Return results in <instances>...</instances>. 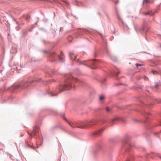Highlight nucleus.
I'll use <instances>...</instances> for the list:
<instances>
[{
  "mask_svg": "<svg viewBox=\"0 0 161 161\" xmlns=\"http://www.w3.org/2000/svg\"><path fill=\"white\" fill-rule=\"evenodd\" d=\"M64 84L63 85H60L58 88L59 91L60 92L73 88L74 86V83L78 80L77 79L73 77L71 75H67Z\"/></svg>",
  "mask_w": 161,
  "mask_h": 161,
  "instance_id": "nucleus-1",
  "label": "nucleus"
},
{
  "mask_svg": "<svg viewBox=\"0 0 161 161\" xmlns=\"http://www.w3.org/2000/svg\"><path fill=\"white\" fill-rule=\"evenodd\" d=\"M97 123V119H93L82 121L79 126L82 129H88L96 125Z\"/></svg>",
  "mask_w": 161,
  "mask_h": 161,
  "instance_id": "nucleus-2",
  "label": "nucleus"
},
{
  "mask_svg": "<svg viewBox=\"0 0 161 161\" xmlns=\"http://www.w3.org/2000/svg\"><path fill=\"white\" fill-rule=\"evenodd\" d=\"M76 61L78 63L80 64H83L85 66H89L92 65H93L95 64L94 60L81 61L79 59H77Z\"/></svg>",
  "mask_w": 161,
  "mask_h": 161,
  "instance_id": "nucleus-3",
  "label": "nucleus"
},
{
  "mask_svg": "<svg viewBox=\"0 0 161 161\" xmlns=\"http://www.w3.org/2000/svg\"><path fill=\"white\" fill-rule=\"evenodd\" d=\"M31 83L29 81L22 82L20 83L19 84L16 85V88H21V89L25 88L29 86Z\"/></svg>",
  "mask_w": 161,
  "mask_h": 161,
  "instance_id": "nucleus-4",
  "label": "nucleus"
},
{
  "mask_svg": "<svg viewBox=\"0 0 161 161\" xmlns=\"http://www.w3.org/2000/svg\"><path fill=\"white\" fill-rule=\"evenodd\" d=\"M64 119L71 126L72 128H75L77 127L80 128L79 127V126H80V124L82 122H80L78 123H77L75 122L74 123H70V122H69L66 118H64Z\"/></svg>",
  "mask_w": 161,
  "mask_h": 161,
  "instance_id": "nucleus-5",
  "label": "nucleus"
},
{
  "mask_svg": "<svg viewBox=\"0 0 161 161\" xmlns=\"http://www.w3.org/2000/svg\"><path fill=\"white\" fill-rule=\"evenodd\" d=\"M103 129H101L100 130H99L95 132L94 133V135H95L97 136H100L101 133L103 132Z\"/></svg>",
  "mask_w": 161,
  "mask_h": 161,
  "instance_id": "nucleus-6",
  "label": "nucleus"
},
{
  "mask_svg": "<svg viewBox=\"0 0 161 161\" xmlns=\"http://www.w3.org/2000/svg\"><path fill=\"white\" fill-rule=\"evenodd\" d=\"M38 128L37 127H36L35 129H34L33 131L31 133V136H32L35 135L36 131H37Z\"/></svg>",
  "mask_w": 161,
  "mask_h": 161,
  "instance_id": "nucleus-7",
  "label": "nucleus"
},
{
  "mask_svg": "<svg viewBox=\"0 0 161 161\" xmlns=\"http://www.w3.org/2000/svg\"><path fill=\"white\" fill-rule=\"evenodd\" d=\"M120 118L118 117H116L114 119H112L110 122V123H111L112 124L114 123V122L115 121H117L119 120Z\"/></svg>",
  "mask_w": 161,
  "mask_h": 161,
  "instance_id": "nucleus-8",
  "label": "nucleus"
},
{
  "mask_svg": "<svg viewBox=\"0 0 161 161\" xmlns=\"http://www.w3.org/2000/svg\"><path fill=\"white\" fill-rule=\"evenodd\" d=\"M70 56L72 59L74 60H75L76 56L73 53H70Z\"/></svg>",
  "mask_w": 161,
  "mask_h": 161,
  "instance_id": "nucleus-9",
  "label": "nucleus"
},
{
  "mask_svg": "<svg viewBox=\"0 0 161 161\" xmlns=\"http://www.w3.org/2000/svg\"><path fill=\"white\" fill-rule=\"evenodd\" d=\"M59 59L61 61L63 62L64 58L63 57V55L62 52H61V56L59 57Z\"/></svg>",
  "mask_w": 161,
  "mask_h": 161,
  "instance_id": "nucleus-10",
  "label": "nucleus"
},
{
  "mask_svg": "<svg viewBox=\"0 0 161 161\" xmlns=\"http://www.w3.org/2000/svg\"><path fill=\"white\" fill-rule=\"evenodd\" d=\"M155 87L156 88H157L158 87L161 88V85H160L158 83H157L156 84Z\"/></svg>",
  "mask_w": 161,
  "mask_h": 161,
  "instance_id": "nucleus-11",
  "label": "nucleus"
},
{
  "mask_svg": "<svg viewBox=\"0 0 161 161\" xmlns=\"http://www.w3.org/2000/svg\"><path fill=\"white\" fill-rule=\"evenodd\" d=\"M154 14V13L152 11L149 12L147 14H148L150 15H153Z\"/></svg>",
  "mask_w": 161,
  "mask_h": 161,
  "instance_id": "nucleus-12",
  "label": "nucleus"
},
{
  "mask_svg": "<svg viewBox=\"0 0 161 161\" xmlns=\"http://www.w3.org/2000/svg\"><path fill=\"white\" fill-rule=\"evenodd\" d=\"M152 72L153 73V74L154 75H157V74H158V72H157L156 71H154V70H152Z\"/></svg>",
  "mask_w": 161,
  "mask_h": 161,
  "instance_id": "nucleus-13",
  "label": "nucleus"
},
{
  "mask_svg": "<svg viewBox=\"0 0 161 161\" xmlns=\"http://www.w3.org/2000/svg\"><path fill=\"white\" fill-rule=\"evenodd\" d=\"M104 97L103 96H101L100 97L99 99L101 101H102L104 99Z\"/></svg>",
  "mask_w": 161,
  "mask_h": 161,
  "instance_id": "nucleus-14",
  "label": "nucleus"
},
{
  "mask_svg": "<svg viewBox=\"0 0 161 161\" xmlns=\"http://www.w3.org/2000/svg\"><path fill=\"white\" fill-rule=\"evenodd\" d=\"M136 65L137 67H138L139 66H141L142 65V64H136Z\"/></svg>",
  "mask_w": 161,
  "mask_h": 161,
  "instance_id": "nucleus-15",
  "label": "nucleus"
},
{
  "mask_svg": "<svg viewBox=\"0 0 161 161\" xmlns=\"http://www.w3.org/2000/svg\"><path fill=\"white\" fill-rule=\"evenodd\" d=\"M114 72L115 74V75H116L117 76L118 75V74L120 73V72L119 71H118V72L117 73V72L116 71V70H115Z\"/></svg>",
  "mask_w": 161,
  "mask_h": 161,
  "instance_id": "nucleus-16",
  "label": "nucleus"
},
{
  "mask_svg": "<svg viewBox=\"0 0 161 161\" xmlns=\"http://www.w3.org/2000/svg\"><path fill=\"white\" fill-rule=\"evenodd\" d=\"M106 110L107 112H109V108L108 107H107L106 108Z\"/></svg>",
  "mask_w": 161,
  "mask_h": 161,
  "instance_id": "nucleus-17",
  "label": "nucleus"
},
{
  "mask_svg": "<svg viewBox=\"0 0 161 161\" xmlns=\"http://www.w3.org/2000/svg\"><path fill=\"white\" fill-rule=\"evenodd\" d=\"M63 2H64L65 3L67 4V1L66 0H61Z\"/></svg>",
  "mask_w": 161,
  "mask_h": 161,
  "instance_id": "nucleus-18",
  "label": "nucleus"
},
{
  "mask_svg": "<svg viewBox=\"0 0 161 161\" xmlns=\"http://www.w3.org/2000/svg\"><path fill=\"white\" fill-rule=\"evenodd\" d=\"M144 79L145 80H147L148 79V78L147 77H144Z\"/></svg>",
  "mask_w": 161,
  "mask_h": 161,
  "instance_id": "nucleus-19",
  "label": "nucleus"
},
{
  "mask_svg": "<svg viewBox=\"0 0 161 161\" xmlns=\"http://www.w3.org/2000/svg\"><path fill=\"white\" fill-rule=\"evenodd\" d=\"M56 95L55 94H53V96H56Z\"/></svg>",
  "mask_w": 161,
  "mask_h": 161,
  "instance_id": "nucleus-20",
  "label": "nucleus"
},
{
  "mask_svg": "<svg viewBox=\"0 0 161 161\" xmlns=\"http://www.w3.org/2000/svg\"><path fill=\"white\" fill-rule=\"evenodd\" d=\"M127 161H130V160L129 159H127Z\"/></svg>",
  "mask_w": 161,
  "mask_h": 161,
  "instance_id": "nucleus-21",
  "label": "nucleus"
},
{
  "mask_svg": "<svg viewBox=\"0 0 161 161\" xmlns=\"http://www.w3.org/2000/svg\"><path fill=\"white\" fill-rule=\"evenodd\" d=\"M92 69H94V68H91Z\"/></svg>",
  "mask_w": 161,
  "mask_h": 161,
  "instance_id": "nucleus-22",
  "label": "nucleus"
},
{
  "mask_svg": "<svg viewBox=\"0 0 161 161\" xmlns=\"http://www.w3.org/2000/svg\"><path fill=\"white\" fill-rule=\"evenodd\" d=\"M148 114H149L150 113H148Z\"/></svg>",
  "mask_w": 161,
  "mask_h": 161,
  "instance_id": "nucleus-23",
  "label": "nucleus"
}]
</instances>
